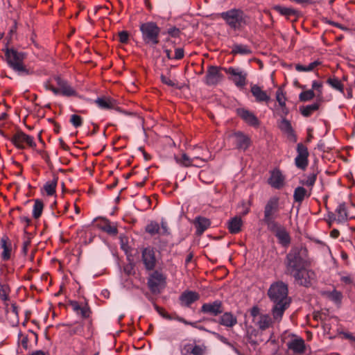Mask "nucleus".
I'll return each instance as SVG.
<instances>
[{
  "label": "nucleus",
  "mask_w": 355,
  "mask_h": 355,
  "mask_svg": "<svg viewBox=\"0 0 355 355\" xmlns=\"http://www.w3.org/2000/svg\"><path fill=\"white\" fill-rule=\"evenodd\" d=\"M268 295L274 304L271 309L273 319L280 322L285 311L289 307L291 302V300L288 297L287 284L280 281L272 284L268 289Z\"/></svg>",
  "instance_id": "nucleus-1"
},
{
  "label": "nucleus",
  "mask_w": 355,
  "mask_h": 355,
  "mask_svg": "<svg viewBox=\"0 0 355 355\" xmlns=\"http://www.w3.org/2000/svg\"><path fill=\"white\" fill-rule=\"evenodd\" d=\"M0 248L3 250L1 257L3 261H8L11 257L12 243L8 236H3L0 242Z\"/></svg>",
  "instance_id": "nucleus-25"
},
{
  "label": "nucleus",
  "mask_w": 355,
  "mask_h": 355,
  "mask_svg": "<svg viewBox=\"0 0 355 355\" xmlns=\"http://www.w3.org/2000/svg\"><path fill=\"white\" fill-rule=\"evenodd\" d=\"M220 17L234 30H240L248 24V16L241 9L233 8L223 12Z\"/></svg>",
  "instance_id": "nucleus-4"
},
{
  "label": "nucleus",
  "mask_w": 355,
  "mask_h": 355,
  "mask_svg": "<svg viewBox=\"0 0 355 355\" xmlns=\"http://www.w3.org/2000/svg\"><path fill=\"white\" fill-rule=\"evenodd\" d=\"M168 34L173 37H178L180 35V31L179 28L172 27L168 29Z\"/></svg>",
  "instance_id": "nucleus-59"
},
{
  "label": "nucleus",
  "mask_w": 355,
  "mask_h": 355,
  "mask_svg": "<svg viewBox=\"0 0 355 355\" xmlns=\"http://www.w3.org/2000/svg\"><path fill=\"white\" fill-rule=\"evenodd\" d=\"M279 199L274 196L270 198L266 202L264 207L263 222L267 228H275L277 227L276 218L279 211Z\"/></svg>",
  "instance_id": "nucleus-5"
},
{
  "label": "nucleus",
  "mask_w": 355,
  "mask_h": 355,
  "mask_svg": "<svg viewBox=\"0 0 355 355\" xmlns=\"http://www.w3.org/2000/svg\"><path fill=\"white\" fill-rule=\"evenodd\" d=\"M225 72L231 75L230 80L238 87H243L246 85L247 73L239 69L229 67L224 69Z\"/></svg>",
  "instance_id": "nucleus-14"
},
{
  "label": "nucleus",
  "mask_w": 355,
  "mask_h": 355,
  "mask_svg": "<svg viewBox=\"0 0 355 355\" xmlns=\"http://www.w3.org/2000/svg\"><path fill=\"white\" fill-rule=\"evenodd\" d=\"M119 38L120 42L126 44L128 41L129 34L127 31H123L119 33Z\"/></svg>",
  "instance_id": "nucleus-56"
},
{
  "label": "nucleus",
  "mask_w": 355,
  "mask_h": 355,
  "mask_svg": "<svg viewBox=\"0 0 355 355\" xmlns=\"http://www.w3.org/2000/svg\"><path fill=\"white\" fill-rule=\"evenodd\" d=\"M278 128L280 130L286 135L287 137L294 142L297 141V137L292 128L291 122L285 118H283L278 123Z\"/></svg>",
  "instance_id": "nucleus-22"
},
{
  "label": "nucleus",
  "mask_w": 355,
  "mask_h": 355,
  "mask_svg": "<svg viewBox=\"0 0 355 355\" xmlns=\"http://www.w3.org/2000/svg\"><path fill=\"white\" fill-rule=\"evenodd\" d=\"M206 350L207 347L204 345L193 346L191 344H187L182 347L181 352L182 354L184 355L188 354L193 355H205Z\"/></svg>",
  "instance_id": "nucleus-26"
},
{
  "label": "nucleus",
  "mask_w": 355,
  "mask_h": 355,
  "mask_svg": "<svg viewBox=\"0 0 355 355\" xmlns=\"http://www.w3.org/2000/svg\"><path fill=\"white\" fill-rule=\"evenodd\" d=\"M97 106L103 110L114 109L116 106V101L107 96L98 97L95 100Z\"/></svg>",
  "instance_id": "nucleus-30"
},
{
  "label": "nucleus",
  "mask_w": 355,
  "mask_h": 355,
  "mask_svg": "<svg viewBox=\"0 0 355 355\" xmlns=\"http://www.w3.org/2000/svg\"><path fill=\"white\" fill-rule=\"evenodd\" d=\"M99 229L110 235L115 236L118 233L117 227L107 219H102L98 224Z\"/></svg>",
  "instance_id": "nucleus-34"
},
{
  "label": "nucleus",
  "mask_w": 355,
  "mask_h": 355,
  "mask_svg": "<svg viewBox=\"0 0 355 355\" xmlns=\"http://www.w3.org/2000/svg\"><path fill=\"white\" fill-rule=\"evenodd\" d=\"M19 220L21 223L25 225V228H26L31 225V220L28 216H20Z\"/></svg>",
  "instance_id": "nucleus-63"
},
{
  "label": "nucleus",
  "mask_w": 355,
  "mask_h": 355,
  "mask_svg": "<svg viewBox=\"0 0 355 355\" xmlns=\"http://www.w3.org/2000/svg\"><path fill=\"white\" fill-rule=\"evenodd\" d=\"M83 331V325L81 324H79L73 328H71L69 331L70 335H80L82 332Z\"/></svg>",
  "instance_id": "nucleus-55"
},
{
  "label": "nucleus",
  "mask_w": 355,
  "mask_h": 355,
  "mask_svg": "<svg viewBox=\"0 0 355 355\" xmlns=\"http://www.w3.org/2000/svg\"><path fill=\"white\" fill-rule=\"evenodd\" d=\"M285 178L279 169H275L271 172L268 183L275 189H281L284 185Z\"/></svg>",
  "instance_id": "nucleus-23"
},
{
  "label": "nucleus",
  "mask_w": 355,
  "mask_h": 355,
  "mask_svg": "<svg viewBox=\"0 0 355 355\" xmlns=\"http://www.w3.org/2000/svg\"><path fill=\"white\" fill-rule=\"evenodd\" d=\"M193 225L196 229V234L202 235L211 225L210 220L202 216H197L193 220Z\"/></svg>",
  "instance_id": "nucleus-29"
},
{
  "label": "nucleus",
  "mask_w": 355,
  "mask_h": 355,
  "mask_svg": "<svg viewBox=\"0 0 355 355\" xmlns=\"http://www.w3.org/2000/svg\"><path fill=\"white\" fill-rule=\"evenodd\" d=\"M141 258L146 270H152L154 269L156 265V258L153 249L150 248H144L142 250Z\"/></svg>",
  "instance_id": "nucleus-18"
},
{
  "label": "nucleus",
  "mask_w": 355,
  "mask_h": 355,
  "mask_svg": "<svg viewBox=\"0 0 355 355\" xmlns=\"http://www.w3.org/2000/svg\"><path fill=\"white\" fill-rule=\"evenodd\" d=\"M297 156L295 159V164L298 168L304 170L309 164V151L306 146L302 143L297 145Z\"/></svg>",
  "instance_id": "nucleus-11"
},
{
  "label": "nucleus",
  "mask_w": 355,
  "mask_h": 355,
  "mask_svg": "<svg viewBox=\"0 0 355 355\" xmlns=\"http://www.w3.org/2000/svg\"><path fill=\"white\" fill-rule=\"evenodd\" d=\"M31 244V240L29 238H27L24 242H23V247H22V252L24 255L26 254L28 252V248Z\"/></svg>",
  "instance_id": "nucleus-62"
},
{
  "label": "nucleus",
  "mask_w": 355,
  "mask_h": 355,
  "mask_svg": "<svg viewBox=\"0 0 355 355\" xmlns=\"http://www.w3.org/2000/svg\"><path fill=\"white\" fill-rule=\"evenodd\" d=\"M322 88H323V83L320 81L314 80L312 83V89L313 91L315 90L317 93V96L318 97H320L322 96Z\"/></svg>",
  "instance_id": "nucleus-50"
},
{
  "label": "nucleus",
  "mask_w": 355,
  "mask_h": 355,
  "mask_svg": "<svg viewBox=\"0 0 355 355\" xmlns=\"http://www.w3.org/2000/svg\"><path fill=\"white\" fill-rule=\"evenodd\" d=\"M293 277L299 284L306 287L311 285L316 277L315 272L312 270L307 269V268L297 272Z\"/></svg>",
  "instance_id": "nucleus-12"
},
{
  "label": "nucleus",
  "mask_w": 355,
  "mask_h": 355,
  "mask_svg": "<svg viewBox=\"0 0 355 355\" xmlns=\"http://www.w3.org/2000/svg\"><path fill=\"white\" fill-rule=\"evenodd\" d=\"M320 104L318 103H315L311 105H308L306 106H303L300 107L301 114L306 117L311 116L315 111L318 110L319 108Z\"/></svg>",
  "instance_id": "nucleus-44"
},
{
  "label": "nucleus",
  "mask_w": 355,
  "mask_h": 355,
  "mask_svg": "<svg viewBox=\"0 0 355 355\" xmlns=\"http://www.w3.org/2000/svg\"><path fill=\"white\" fill-rule=\"evenodd\" d=\"M139 30L141 37L146 44L155 46L159 43L160 28L153 21L141 24Z\"/></svg>",
  "instance_id": "nucleus-6"
},
{
  "label": "nucleus",
  "mask_w": 355,
  "mask_h": 355,
  "mask_svg": "<svg viewBox=\"0 0 355 355\" xmlns=\"http://www.w3.org/2000/svg\"><path fill=\"white\" fill-rule=\"evenodd\" d=\"M327 83L333 89L344 94V85L338 78L330 77L327 80Z\"/></svg>",
  "instance_id": "nucleus-42"
},
{
  "label": "nucleus",
  "mask_w": 355,
  "mask_h": 355,
  "mask_svg": "<svg viewBox=\"0 0 355 355\" xmlns=\"http://www.w3.org/2000/svg\"><path fill=\"white\" fill-rule=\"evenodd\" d=\"M146 232L151 236H155L156 234L168 235L170 234L168 224L164 219L162 220L160 226L157 222H150L146 225Z\"/></svg>",
  "instance_id": "nucleus-13"
},
{
  "label": "nucleus",
  "mask_w": 355,
  "mask_h": 355,
  "mask_svg": "<svg viewBox=\"0 0 355 355\" xmlns=\"http://www.w3.org/2000/svg\"><path fill=\"white\" fill-rule=\"evenodd\" d=\"M161 80L162 82L170 87H177V83L175 80H172L169 76L162 75L161 76Z\"/></svg>",
  "instance_id": "nucleus-52"
},
{
  "label": "nucleus",
  "mask_w": 355,
  "mask_h": 355,
  "mask_svg": "<svg viewBox=\"0 0 355 355\" xmlns=\"http://www.w3.org/2000/svg\"><path fill=\"white\" fill-rule=\"evenodd\" d=\"M184 52L182 48H177L175 49L174 60H181L184 58Z\"/></svg>",
  "instance_id": "nucleus-57"
},
{
  "label": "nucleus",
  "mask_w": 355,
  "mask_h": 355,
  "mask_svg": "<svg viewBox=\"0 0 355 355\" xmlns=\"http://www.w3.org/2000/svg\"><path fill=\"white\" fill-rule=\"evenodd\" d=\"M268 230L274 232L275 236L279 240V242L283 245H287L290 243L291 238L289 234L286 230V229L279 225L278 223H277V227L275 228H268Z\"/></svg>",
  "instance_id": "nucleus-21"
},
{
  "label": "nucleus",
  "mask_w": 355,
  "mask_h": 355,
  "mask_svg": "<svg viewBox=\"0 0 355 355\" xmlns=\"http://www.w3.org/2000/svg\"><path fill=\"white\" fill-rule=\"evenodd\" d=\"M200 311L203 313L217 316L223 312V303L220 300H215L213 302L205 303L201 306Z\"/></svg>",
  "instance_id": "nucleus-17"
},
{
  "label": "nucleus",
  "mask_w": 355,
  "mask_h": 355,
  "mask_svg": "<svg viewBox=\"0 0 355 355\" xmlns=\"http://www.w3.org/2000/svg\"><path fill=\"white\" fill-rule=\"evenodd\" d=\"M323 294L327 298L337 304H340L342 302L343 294L340 291H338L336 289H334L332 291L324 292Z\"/></svg>",
  "instance_id": "nucleus-39"
},
{
  "label": "nucleus",
  "mask_w": 355,
  "mask_h": 355,
  "mask_svg": "<svg viewBox=\"0 0 355 355\" xmlns=\"http://www.w3.org/2000/svg\"><path fill=\"white\" fill-rule=\"evenodd\" d=\"M202 153H204L203 157L207 160V150L206 149L202 148L201 147H196L193 149V157L195 155H198L202 157Z\"/></svg>",
  "instance_id": "nucleus-54"
},
{
  "label": "nucleus",
  "mask_w": 355,
  "mask_h": 355,
  "mask_svg": "<svg viewBox=\"0 0 355 355\" xmlns=\"http://www.w3.org/2000/svg\"><path fill=\"white\" fill-rule=\"evenodd\" d=\"M12 144L18 149L23 150L26 147L35 148L36 143L34 138L21 130H17L10 138Z\"/></svg>",
  "instance_id": "nucleus-8"
},
{
  "label": "nucleus",
  "mask_w": 355,
  "mask_h": 355,
  "mask_svg": "<svg viewBox=\"0 0 355 355\" xmlns=\"http://www.w3.org/2000/svg\"><path fill=\"white\" fill-rule=\"evenodd\" d=\"M259 332L254 328H250L247 332L248 340L252 345H259L263 341V339L257 338Z\"/></svg>",
  "instance_id": "nucleus-38"
},
{
  "label": "nucleus",
  "mask_w": 355,
  "mask_h": 355,
  "mask_svg": "<svg viewBox=\"0 0 355 355\" xmlns=\"http://www.w3.org/2000/svg\"><path fill=\"white\" fill-rule=\"evenodd\" d=\"M58 184V178L53 177L52 180L47 181L44 185V190L48 196H53L55 193Z\"/></svg>",
  "instance_id": "nucleus-40"
},
{
  "label": "nucleus",
  "mask_w": 355,
  "mask_h": 355,
  "mask_svg": "<svg viewBox=\"0 0 355 355\" xmlns=\"http://www.w3.org/2000/svg\"><path fill=\"white\" fill-rule=\"evenodd\" d=\"M10 288L7 284L0 283V298L6 302L9 300Z\"/></svg>",
  "instance_id": "nucleus-48"
},
{
  "label": "nucleus",
  "mask_w": 355,
  "mask_h": 355,
  "mask_svg": "<svg viewBox=\"0 0 355 355\" xmlns=\"http://www.w3.org/2000/svg\"><path fill=\"white\" fill-rule=\"evenodd\" d=\"M340 334L343 336V338L355 343V336H354L352 333L342 331L340 333Z\"/></svg>",
  "instance_id": "nucleus-60"
},
{
  "label": "nucleus",
  "mask_w": 355,
  "mask_h": 355,
  "mask_svg": "<svg viewBox=\"0 0 355 355\" xmlns=\"http://www.w3.org/2000/svg\"><path fill=\"white\" fill-rule=\"evenodd\" d=\"M218 322L223 326L231 328L237 324V318L231 312H225L220 317Z\"/></svg>",
  "instance_id": "nucleus-33"
},
{
  "label": "nucleus",
  "mask_w": 355,
  "mask_h": 355,
  "mask_svg": "<svg viewBox=\"0 0 355 355\" xmlns=\"http://www.w3.org/2000/svg\"><path fill=\"white\" fill-rule=\"evenodd\" d=\"M166 283V277L160 272L154 271L148 279V286L153 293L159 291L162 286H164Z\"/></svg>",
  "instance_id": "nucleus-15"
},
{
  "label": "nucleus",
  "mask_w": 355,
  "mask_h": 355,
  "mask_svg": "<svg viewBox=\"0 0 355 355\" xmlns=\"http://www.w3.org/2000/svg\"><path fill=\"white\" fill-rule=\"evenodd\" d=\"M261 313H260V309L258 306H253L250 309V315L253 318V320L255 322L257 319L259 318V315H260Z\"/></svg>",
  "instance_id": "nucleus-58"
},
{
  "label": "nucleus",
  "mask_w": 355,
  "mask_h": 355,
  "mask_svg": "<svg viewBox=\"0 0 355 355\" xmlns=\"http://www.w3.org/2000/svg\"><path fill=\"white\" fill-rule=\"evenodd\" d=\"M250 92L257 103H268L270 100V96L260 86L256 84L250 85Z\"/></svg>",
  "instance_id": "nucleus-20"
},
{
  "label": "nucleus",
  "mask_w": 355,
  "mask_h": 355,
  "mask_svg": "<svg viewBox=\"0 0 355 355\" xmlns=\"http://www.w3.org/2000/svg\"><path fill=\"white\" fill-rule=\"evenodd\" d=\"M200 296L195 291H185L180 296V301L182 305L189 306L192 303L197 301Z\"/></svg>",
  "instance_id": "nucleus-31"
},
{
  "label": "nucleus",
  "mask_w": 355,
  "mask_h": 355,
  "mask_svg": "<svg viewBox=\"0 0 355 355\" xmlns=\"http://www.w3.org/2000/svg\"><path fill=\"white\" fill-rule=\"evenodd\" d=\"M221 69L216 66H211L208 68L205 76L207 85H216L223 80V75L220 72Z\"/></svg>",
  "instance_id": "nucleus-16"
},
{
  "label": "nucleus",
  "mask_w": 355,
  "mask_h": 355,
  "mask_svg": "<svg viewBox=\"0 0 355 355\" xmlns=\"http://www.w3.org/2000/svg\"><path fill=\"white\" fill-rule=\"evenodd\" d=\"M312 191L306 189L303 187H297L293 193V200L295 202L301 204L305 198L311 196Z\"/></svg>",
  "instance_id": "nucleus-32"
},
{
  "label": "nucleus",
  "mask_w": 355,
  "mask_h": 355,
  "mask_svg": "<svg viewBox=\"0 0 355 355\" xmlns=\"http://www.w3.org/2000/svg\"><path fill=\"white\" fill-rule=\"evenodd\" d=\"M243 225V220L241 217L235 216L228 222L227 228L231 234L239 233Z\"/></svg>",
  "instance_id": "nucleus-37"
},
{
  "label": "nucleus",
  "mask_w": 355,
  "mask_h": 355,
  "mask_svg": "<svg viewBox=\"0 0 355 355\" xmlns=\"http://www.w3.org/2000/svg\"><path fill=\"white\" fill-rule=\"evenodd\" d=\"M272 9L288 19H291V17H294L295 19L297 18V11L291 8L276 5L273 6Z\"/></svg>",
  "instance_id": "nucleus-35"
},
{
  "label": "nucleus",
  "mask_w": 355,
  "mask_h": 355,
  "mask_svg": "<svg viewBox=\"0 0 355 355\" xmlns=\"http://www.w3.org/2000/svg\"><path fill=\"white\" fill-rule=\"evenodd\" d=\"M315 97V93L313 89L306 90L300 94L299 98L301 101H308Z\"/></svg>",
  "instance_id": "nucleus-49"
},
{
  "label": "nucleus",
  "mask_w": 355,
  "mask_h": 355,
  "mask_svg": "<svg viewBox=\"0 0 355 355\" xmlns=\"http://www.w3.org/2000/svg\"><path fill=\"white\" fill-rule=\"evenodd\" d=\"M316 181V174L310 173L306 175L304 180H300V183L302 185L306 186L309 187V189L312 191L313 187L314 186Z\"/></svg>",
  "instance_id": "nucleus-45"
},
{
  "label": "nucleus",
  "mask_w": 355,
  "mask_h": 355,
  "mask_svg": "<svg viewBox=\"0 0 355 355\" xmlns=\"http://www.w3.org/2000/svg\"><path fill=\"white\" fill-rule=\"evenodd\" d=\"M274 322H278L273 319V317L271 318L268 314L265 313L259 315V318L254 322L255 324L258 327L259 329L261 331H264L272 327Z\"/></svg>",
  "instance_id": "nucleus-24"
},
{
  "label": "nucleus",
  "mask_w": 355,
  "mask_h": 355,
  "mask_svg": "<svg viewBox=\"0 0 355 355\" xmlns=\"http://www.w3.org/2000/svg\"><path fill=\"white\" fill-rule=\"evenodd\" d=\"M236 113L247 124L252 127H259L260 121L254 114L245 108H239Z\"/></svg>",
  "instance_id": "nucleus-19"
},
{
  "label": "nucleus",
  "mask_w": 355,
  "mask_h": 355,
  "mask_svg": "<svg viewBox=\"0 0 355 355\" xmlns=\"http://www.w3.org/2000/svg\"><path fill=\"white\" fill-rule=\"evenodd\" d=\"M70 306H71L72 309L76 312V313H79V310L82 307L81 305L79 304V303L76 301H71L70 302Z\"/></svg>",
  "instance_id": "nucleus-61"
},
{
  "label": "nucleus",
  "mask_w": 355,
  "mask_h": 355,
  "mask_svg": "<svg viewBox=\"0 0 355 355\" xmlns=\"http://www.w3.org/2000/svg\"><path fill=\"white\" fill-rule=\"evenodd\" d=\"M276 100L281 107L282 113L286 115L288 114V109L286 107L287 98L286 93L281 88H279L276 92Z\"/></svg>",
  "instance_id": "nucleus-36"
},
{
  "label": "nucleus",
  "mask_w": 355,
  "mask_h": 355,
  "mask_svg": "<svg viewBox=\"0 0 355 355\" xmlns=\"http://www.w3.org/2000/svg\"><path fill=\"white\" fill-rule=\"evenodd\" d=\"M289 349L295 354H302L305 352L304 340L301 338H295L287 343Z\"/></svg>",
  "instance_id": "nucleus-27"
},
{
  "label": "nucleus",
  "mask_w": 355,
  "mask_h": 355,
  "mask_svg": "<svg viewBox=\"0 0 355 355\" xmlns=\"http://www.w3.org/2000/svg\"><path fill=\"white\" fill-rule=\"evenodd\" d=\"M232 52L233 54L248 55L250 54L252 51L246 45L235 44L233 46Z\"/></svg>",
  "instance_id": "nucleus-47"
},
{
  "label": "nucleus",
  "mask_w": 355,
  "mask_h": 355,
  "mask_svg": "<svg viewBox=\"0 0 355 355\" xmlns=\"http://www.w3.org/2000/svg\"><path fill=\"white\" fill-rule=\"evenodd\" d=\"M174 319L178 320L180 322L184 323V324L191 325L192 327H196V325H195L196 323L195 322H189V321L186 320L185 319H184L183 318H181V317H179V316H176V317L174 318Z\"/></svg>",
  "instance_id": "nucleus-64"
},
{
  "label": "nucleus",
  "mask_w": 355,
  "mask_h": 355,
  "mask_svg": "<svg viewBox=\"0 0 355 355\" xmlns=\"http://www.w3.org/2000/svg\"><path fill=\"white\" fill-rule=\"evenodd\" d=\"M202 155V157L195 155L191 158L187 154L183 153L180 157H175V160L178 164L185 167H202L206 163V159L203 157L204 153Z\"/></svg>",
  "instance_id": "nucleus-9"
},
{
  "label": "nucleus",
  "mask_w": 355,
  "mask_h": 355,
  "mask_svg": "<svg viewBox=\"0 0 355 355\" xmlns=\"http://www.w3.org/2000/svg\"><path fill=\"white\" fill-rule=\"evenodd\" d=\"M307 250L302 247H293L287 254L285 260L286 272L293 276L311 265L307 257Z\"/></svg>",
  "instance_id": "nucleus-2"
},
{
  "label": "nucleus",
  "mask_w": 355,
  "mask_h": 355,
  "mask_svg": "<svg viewBox=\"0 0 355 355\" xmlns=\"http://www.w3.org/2000/svg\"><path fill=\"white\" fill-rule=\"evenodd\" d=\"M32 341L36 343L37 342V334L33 331H29L26 334H19V343L25 349L30 347L29 343Z\"/></svg>",
  "instance_id": "nucleus-28"
},
{
  "label": "nucleus",
  "mask_w": 355,
  "mask_h": 355,
  "mask_svg": "<svg viewBox=\"0 0 355 355\" xmlns=\"http://www.w3.org/2000/svg\"><path fill=\"white\" fill-rule=\"evenodd\" d=\"M70 122L75 128H78L82 125L83 119L79 115L72 114L71 116Z\"/></svg>",
  "instance_id": "nucleus-51"
},
{
  "label": "nucleus",
  "mask_w": 355,
  "mask_h": 355,
  "mask_svg": "<svg viewBox=\"0 0 355 355\" xmlns=\"http://www.w3.org/2000/svg\"><path fill=\"white\" fill-rule=\"evenodd\" d=\"M44 87L46 90L51 91L55 95L64 96H75L76 91L66 81L60 76H54L44 83Z\"/></svg>",
  "instance_id": "nucleus-3"
},
{
  "label": "nucleus",
  "mask_w": 355,
  "mask_h": 355,
  "mask_svg": "<svg viewBox=\"0 0 355 355\" xmlns=\"http://www.w3.org/2000/svg\"><path fill=\"white\" fill-rule=\"evenodd\" d=\"M321 62L318 60H315L314 62H311L307 66H304L300 64H297L295 65V69L297 71H313L316 67L320 65Z\"/></svg>",
  "instance_id": "nucleus-46"
},
{
  "label": "nucleus",
  "mask_w": 355,
  "mask_h": 355,
  "mask_svg": "<svg viewBox=\"0 0 355 355\" xmlns=\"http://www.w3.org/2000/svg\"><path fill=\"white\" fill-rule=\"evenodd\" d=\"M232 139L235 148L241 150H246L251 145L250 137L241 131L234 132L229 135Z\"/></svg>",
  "instance_id": "nucleus-10"
},
{
  "label": "nucleus",
  "mask_w": 355,
  "mask_h": 355,
  "mask_svg": "<svg viewBox=\"0 0 355 355\" xmlns=\"http://www.w3.org/2000/svg\"><path fill=\"white\" fill-rule=\"evenodd\" d=\"M5 56L9 66L19 74H29L30 71L24 64L25 55L13 49H7Z\"/></svg>",
  "instance_id": "nucleus-7"
},
{
  "label": "nucleus",
  "mask_w": 355,
  "mask_h": 355,
  "mask_svg": "<svg viewBox=\"0 0 355 355\" xmlns=\"http://www.w3.org/2000/svg\"><path fill=\"white\" fill-rule=\"evenodd\" d=\"M44 209V203L40 199H36L34 201V205L33 207V216L34 218H39L42 214Z\"/></svg>",
  "instance_id": "nucleus-43"
},
{
  "label": "nucleus",
  "mask_w": 355,
  "mask_h": 355,
  "mask_svg": "<svg viewBox=\"0 0 355 355\" xmlns=\"http://www.w3.org/2000/svg\"><path fill=\"white\" fill-rule=\"evenodd\" d=\"M90 313L91 311L89 307L87 304H85V305L82 306L79 310V313L78 314L80 315L83 318H87L89 317Z\"/></svg>",
  "instance_id": "nucleus-53"
},
{
  "label": "nucleus",
  "mask_w": 355,
  "mask_h": 355,
  "mask_svg": "<svg viewBox=\"0 0 355 355\" xmlns=\"http://www.w3.org/2000/svg\"><path fill=\"white\" fill-rule=\"evenodd\" d=\"M336 220L338 223H343L347 220V212L346 210V207L344 204H340L338 206L336 209Z\"/></svg>",
  "instance_id": "nucleus-41"
}]
</instances>
